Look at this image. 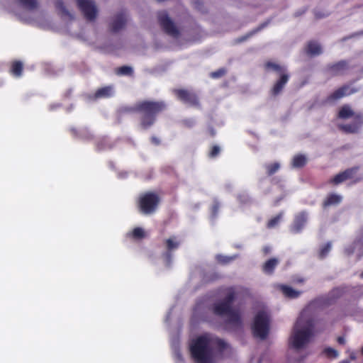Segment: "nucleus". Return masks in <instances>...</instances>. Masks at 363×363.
<instances>
[{
    "mask_svg": "<svg viewBox=\"0 0 363 363\" xmlns=\"http://www.w3.org/2000/svg\"><path fill=\"white\" fill-rule=\"evenodd\" d=\"M182 125L187 128H191L194 126L196 122L194 118H184L182 121Z\"/></svg>",
    "mask_w": 363,
    "mask_h": 363,
    "instance_id": "40",
    "label": "nucleus"
},
{
    "mask_svg": "<svg viewBox=\"0 0 363 363\" xmlns=\"http://www.w3.org/2000/svg\"><path fill=\"white\" fill-rule=\"evenodd\" d=\"M207 131H208V133L209 134V135L211 137H214L216 135V130H215V129L213 128V126H211V125L209 126L208 128Z\"/></svg>",
    "mask_w": 363,
    "mask_h": 363,
    "instance_id": "47",
    "label": "nucleus"
},
{
    "mask_svg": "<svg viewBox=\"0 0 363 363\" xmlns=\"http://www.w3.org/2000/svg\"><path fill=\"white\" fill-rule=\"evenodd\" d=\"M126 174H127V173H126V172H125V173H121V177H120V178H121V179H125V175H126Z\"/></svg>",
    "mask_w": 363,
    "mask_h": 363,
    "instance_id": "52",
    "label": "nucleus"
},
{
    "mask_svg": "<svg viewBox=\"0 0 363 363\" xmlns=\"http://www.w3.org/2000/svg\"><path fill=\"white\" fill-rule=\"evenodd\" d=\"M342 197L339 194H329L323 203V208H326L330 206H335L342 201Z\"/></svg>",
    "mask_w": 363,
    "mask_h": 363,
    "instance_id": "21",
    "label": "nucleus"
},
{
    "mask_svg": "<svg viewBox=\"0 0 363 363\" xmlns=\"http://www.w3.org/2000/svg\"><path fill=\"white\" fill-rule=\"evenodd\" d=\"M339 363H350L348 360H342Z\"/></svg>",
    "mask_w": 363,
    "mask_h": 363,
    "instance_id": "53",
    "label": "nucleus"
},
{
    "mask_svg": "<svg viewBox=\"0 0 363 363\" xmlns=\"http://www.w3.org/2000/svg\"><path fill=\"white\" fill-rule=\"evenodd\" d=\"M236 298V293L233 287L226 289L225 296L215 303L213 306V312L218 316H226L227 323L234 325H241L242 320L240 312L238 309L232 307Z\"/></svg>",
    "mask_w": 363,
    "mask_h": 363,
    "instance_id": "3",
    "label": "nucleus"
},
{
    "mask_svg": "<svg viewBox=\"0 0 363 363\" xmlns=\"http://www.w3.org/2000/svg\"><path fill=\"white\" fill-rule=\"evenodd\" d=\"M322 355L329 359H336L339 357V352L333 347H326L322 350Z\"/></svg>",
    "mask_w": 363,
    "mask_h": 363,
    "instance_id": "29",
    "label": "nucleus"
},
{
    "mask_svg": "<svg viewBox=\"0 0 363 363\" xmlns=\"http://www.w3.org/2000/svg\"><path fill=\"white\" fill-rule=\"evenodd\" d=\"M337 342L341 345H344L345 343V339L344 337H339L337 338Z\"/></svg>",
    "mask_w": 363,
    "mask_h": 363,
    "instance_id": "51",
    "label": "nucleus"
},
{
    "mask_svg": "<svg viewBox=\"0 0 363 363\" xmlns=\"http://www.w3.org/2000/svg\"><path fill=\"white\" fill-rule=\"evenodd\" d=\"M361 277L363 278V272L361 274Z\"/></svg>",
    "mask_w": 363,
    "mask_h": 363,
    "instance_id": "56",
    "label": "nucleus"
},
{
    "mask_svg": "<svg viewBox=\"0 0 363 363\" xmlns=\"http://www.w3.org/2000/svg\"><path fill=\"white\" fill-rule=\"evenodd\" d=\"M55 7L56 9L60 10L63 14L69 15V11L67 10L62 0H58L55 2Z\"/></svg>",
    "mask_w": 363,
    "mask_h": 363,
    "instance_id": "41",
    "label": "nucleus"
},
{
    "mask_svg": "<svg viewBox=\"0 0 363 363\" xmlns=\"http://www.w3.org/2000/svg\"><path fill=\"white\" fill-rule=\"evenodd\" d=\"M264 67L267 70L272 69L279 74L286 72V69L284 67L270 61L264 64Z\"/></svg>",
    "mask_w": 363,
    "mask_h": 363,
    "instance_id": "28",
    "label": "nucleus"
},
{
    "mask_svg": "<svg viewBox=\"0 0 363 363\" xmlns=\"http://www.w3.org/2000/svg\"><path fill=\"white\" fill-rule=\"evenodd\" d=\"M354 251L357 252V255L359 257L363 255V241H357L354 243V247H352L351 249H345V252L347 255H350Z\"/></svg>",
    "mask_w": 363,
    "mask_h": 363,
    "instance_id": "25",
    "label": "nucleus"
},
{
    "mask_svg": "<svg viewBox=\"0 0 363 363\" xmlns=\"http://www.w3.org/2000/svg\"><path fill=\"white\" fill-rule=\"evenodd\" d=\"M362 354H363V346H362Z\"/></svg>",
    "mask_w": 363,
    "mask_h": 363,
    "instance_id": "57",
    "label": "nucleus"
},
{
    "mask_svg": "<svg viewBox=\"0 0 363 363\" xmlns=\"http://www.w3.org/2000/svg\"><path fill=\"white\" fill-rule=\"evenodd\" d=\"M306 52L308 55H313L318 53V43L316 41H310L306 48Z\"/></svg>",
    "mask_w": 363,
    "mask_h": 363,
    "instance_id": "31",
    "label": "nucleus"
},
{
    "mask_svg": "<svg viewBox=\"0 0 363 363\" xmlns=\"http://www.w3.org/2000/svg\"><path fill=\"white\" fill-rule=\"evenodd\" d=\"M220 152V148L218 145H213L208 152V157L211 158L216 157Z\"/></svg>",
    "mask_w": 363,
    "mask_h": 363,
    "instance_id": "39",
    "label": "nucleus"
},
{
    "mask_svg": "<svg viewBox=\"0 0 363 363\" xmlns=\"http://www.w3.org/2000/svg\"><path fill=\"white\" fill-rule=\"evenodd\" d=\"M235 257L224 256L222 255H218L216 256V260L218 263L222 264H227L232 262Z\"/></svg>",
    "mask_w": 363,
    "mask_h": 363,
    "instance_id": "35",
    "label": "nucleus"
},
{
    "mask_svg": "<svg viewBox=\"0 0 363 363\" xmlns=\"http://www.w3.org/2000/svg\"><path fill=\"white\" fill-rule=\"evenodd\" d=\"M278 289L281 291L286 298L291 299L298 298L301 294V291L295 290L291 286L284 284L279 285Z\"/></svg>",
    "mask_w": 363,
    "mask_h": 363,
    "instance_id": "17",
    "label": "nucleus"
},
{
    "mask_svg": "<svg viewBox=\"0 0 363 363\" xmlns=\"http://www.w3.org/2000/svg\"><path fill=\"white\" fill-rule=\"evenodd\" d=\"M358 170V167L347 169L346 170L337 174L330 182H345L346 180L351 179L353 178L354 175L357 172Z\"/></svg>",
    "mask_w": 363,
    "mask_h": 363,
    "instance_id": "16",
    "label": "nucleus"
},
{
    "mask_svg": "<svg viewBox=\"0 0 363 363\" xmlns=\"http://www.w3.org/2000/svg\"><path fill=\"white\" fill-rule=\"evenodd\" d=\"M133 70L131 67L129 66H121L118 68H117L116 73L118 75H126V76H130L133 74Z\"/></svg>",
    "mask_w": 363,
    "mask_h": 363,
    "instance_id": "32",
    "label": "nucleus"
},
{
    "mask_svg": "<svg viewBox=\"0 0 363 363\" xmlns=\"http://www.w3.org/2000/svg\"><path fill=\"white\" fill-rule=\"evenodd\" d=\"M160 202V198L157 194L152 191L146 192L140 195L138 200L140 211L143 214L153 213Z\"/></svg>",
    "mask_w": 363,
    "mask_h": 363,
    "instance_id": "5",
    "label": "nucleus"
},
{
    "mask_svg": "<svg viewBox=\"0 0 363 363\" xmlns=\"http://www.w3.org/2000/svg\"><path fill=\"white\" fill-rule=\"evenodd\" d=\"M226 72L227 70L225 68H220L215 72H211L210 77L213 79H218L223 77L226 74Z\"/></svg>",
    "mask_w": 363,
    "mask_h": 363,
    "instance_id": "37",
    "label": "nucleus"
},
{
    "mask_svg": "<svg viewBox=\"0 0 363 363\" xmlns=\"http://www.w3.org/2000/svg\"><path fill=\"white\" fill-rule=\"evenodd\" d=\"M332 245L330 242L326 243L319 251V257H325L330 251Z\"/></svg>",
    "mask_w": 363,
    "mask_h": 363,
    "instance_id": "38",
    "label": "nucleus"
},
{
    "mask_svg": "<svg viewBox=\"0 0 363 363\" xmlns=\"http://www.w3.org/2000/svg\"><path fill=\"white\" fill-rule=\"evenodd\" d=\"M23 71V64L20 60H14L11 62L9 72L15 77L22 76Z\"/></svg>",
    "mask_w": 363,
    "mask_h": 363,
    "instance_id": "20",
    "label": "nucleus"
},
{
    "mask_svg": "<svg viewBox=\"0 0 363 363\" xmlns=\"http://www.w3.org/2000/svg\"><path fill=\"white\" fill-rule=\"evenodd\" d=\"M349 354H350V358L352 359V360H355L357 359V356H356V354L355 352H350V351H348Z\"/></svg>",
    "mask_w": 363,
    "mask_h": 363,
    "instance_id": "50",
    "label": "nucleus"
},
{
    "mask_svg": "<svg viewBox=\"0 0 363 363\" xmlns=\"http://www.w3.org/2000/svg\"><path fill=\"white\" fill-rule=\"evenodd\" d=\"M178 100L183 104L197 109L201 108L198 94L193 90L186 89H177L173 91Z\"/></svg>",
    "mask_w": 363,
    "mask_h": 363,
    "instance_id": "7",
    "label": "nucleus"
},
{
    "mask_svg": "<svg viewBox=\"0 0 363 363\" xmlns=\"http://www.w3.org/2000/svg\"><path fill=\"white\" fill-rule=\"evenodd\" d=\"M167 104L164 101L143 100L135 103L133 106L121 107L120 115L140 113L139 125L142 130H148L156 122L157 116L167 109Z\"/></svg>",
    "mask_w": 363,
    "mask_h": 363,
    "instance_id": "1",
    "label": "nucleus"
},
{
    "mask_svg": "<svg viewBox=\"0 0 363 363\" xmlns=\"http://www.w3.org/2000/svg\"><path fill=\"white\" fill-rule=\"evenodd\" d=\"M150 142L155 145H159L161 143L160 139L155 135H152L150 138Z\"/></svg>",
    "mask_w": 363,
    "mask_h": 363,
    "instance_id": "45",
    "label": "nucleus"
},
{
    "mask_svg": "<svg viewBox=\"0 0 363 363\" xmlns=\"http://www.w3.org/2000/svg\"><path fill=\"white\" fill-rule=\"evenodd\" d=\"M363 125V115L358 113L355 116V120L347 124H341L338 125V129L345 134H356L360 130Z\"/></svg>",
    "mask_w": 363,
    "mask_h": 363,
    "instance_id": "10",
    "label": "nucleus"
},
{
    "mask_svg": "<svg viewBox=\"0 0 363 363\" xmlns=\"http://www.w3.org/2000/svg\"><path fill=\"white\" fill-rule=\"evenodd\" d=\"M289 80V74L286 72L279 74V79L274 83L271 89V94L274 96L279 95L283 91Z\"/></svg>",
    "mask_w": 363,
    "mask_h": 363,
    "instance_id": "12",
    "label": "nucleus"
},
{
    "mask_svg": "<svg viewBox=\"0 0 363 363\" xmlns=\"http://www.w3.org/2000/svg\"><path fill=\"white\" fill-rule=\"evenodd\" d=\"M358 91L356 88H352L350 85L345 84L335 90L330 96V99L337 100L345 96L350 95Z\"/></svg>",
    "mask_w": 363,
    "mask_h": 363,
    "instance_id": "14",
    "label": "nucleus"
},
{
    "mask_svg": "<svg viewBox=\"0 0 363 363\" xmlns=\"http://www.w3.org/2000/svg\"><path fill=\"white\" fill-rule=\"evenodd\" d=\"M157 20L161 28L166 34L174 38H177L180 35L179 30L166 11L157 12Z\"/></svg>",
    "mask_w": 363,
    "mask_h": 363,
    "instance_id": "8",
    "label": "nucleus"
},
{
    "mask_svg": "<svg viewBox=\"0 0 363 363\" xmlns=\"http://www.w3.org/2000/svg\"><path fill=\"white\" fill-rule=\"evenodd\" d=\"M279 263L277 258H271L268 259L263 265V271L266 274H272Z\"/></svg>",
    "mask_w": 363,
    "mask_h": 363,
    "instance_id": "23",
    "label": "nucleus"
},
{
    "mask_svg": "<svg viewBox=\"0 0 363 363\" xmlns=\"http://www.w3.org/2000/svg\"><path fill=\"white\" fill-rule=\"evenodd\" d=\"M265 174L272 176L279 171L280 169V163L278 162L266 163L264 164Z\"/></svg>",
    "mask_w": 363,
    "mask_h": 363,
    "instance_id": "24",
    "label": "nucleus"
},
{
    "mask_svg": "<svg viewBox=\"0 0 363 363\" xmlns=\"http://www.w3.org/2000/svg\"><path fill=\"white\" fill-rule=\"evenodd\" d=\"M145 236L144 230L140 227L135 228L131 233V237L135 240L143 239Z\"/></svg>",
    "mask_w": 363,
    "mask_h": 363,
    "instance_id": "34",
    "label": "nucleus"
},
{
    "mask_svg": "<svg viewBox=\"0 0 363 363\" xmlns=\"http://www.w3.org/2000/svg\"><path fill=\"white\" fill-rule=\"evenodd\" d=\"M306 221L307 216L305 213L301 212L297 214L294 218L293 223L290 226V231L294 234L300 233L306 223Z\"/></svg>",
    "mask_w": 363,
    "mask_h": 363,
    "instance_id": "13",
    "label": "nucleus"
},
{
    "mask_svg": "<svg viewBox=\"0 0 363 363\" xmlns=\"http://www.w3.org/2000/svg\"><path fill=\"white\" fill-rule=\"evenodd\" d=\"M72 89H68L64 93V97L67 98V99L70 98L72 96Z\"/></svg>",
    "mask_w": 363,
    "mask_h": 363,
    "instance_id": "49",
    "label": "nucleus"
},
{
    "mask_svg": "<svg viewBox=\"0 0 363 363\" xmlns=\"http://www.w3.org/2000/svg\"><path fill=\"white\" fill-rule=\"evenodd\" d=\"M238 199L242 203H247L250 201V199L248 198V196L240 195L238 196Z\"/></svg>",
    "mask_w": 363,
    "mask_h": 363,
    "instance_id": "48",
    "label": "nucleus"
},
{
    "mask_svg": "<svg viewBox=\"0 0 363 363\" xmlns=\"http://www.w3.org/2000/svg\"><path fill=\"white\" fill-rule=\"evenodd\" d=\"M195 4H196V7L200 4V2L199 1H195Z\"/></svg>",
    "mask_w": 363,
    "mask_h": 363,
    "instance_id": "54",
    "label": "nucleus"
},
{
    "mask_svg": "<svg viewBox=\"0 0 363 363\" xmlns=\"http://www.w3.org/2000/svg\"><path fill=\"white\" fill-rule=\"evenodd\" d=\"M283 215H284V213L280 212L275 216L270 218L266 224L267 228L272 229V228L277 227L282 220Z\"/></svg>",
    "mask_w": 363,
    "mask_h": 363,
    "instance_id": "26",
    "label": "nucleus"
},
{
    "mask_svg": "<svg viewBox=\"0 0 363 363\" xmlns=\"http://www.w3.org/2000/svg\"><path fill=\"white\" fill-rule=\"evenodd\" d=\"M23 7L28 10H34L38 7L36 0H19Z\"/></svg>",
    "mask_w": 363,
    "mask_h": 363,
    "instance_id": "33",
    "label": "nucleus"
},
{
    "mask_svg": "<svg viewBox=\"0 0 363 363\" xmlns=\"http://www.w3.org/2000/svg\"><path fill=\"white\" fill-rule=\"evenodd\" d=\"M127 23V16L125 11L118 13L110 25L111 32L117 33L124 28Z\"/></svg>",
    "mask_w": 363,
    "mask_h": 363,
    "instance_id": "11",
    "label": "nucleus"
},
{
    "mask_svg": "<svg viewBox=\"0 0 363 363\" xmlns=\"http://www.w3.org/2000/svg\"><path fill=\"white\" fill-rule=\"evenodd\" d=\"M357 113L354 112L350 105L345 104L340 108L337 117L342 120H347L350 118H353V119L355 120V116H357Z\"/></svg>",
    "mask_w": 363,
    "mask_h": 363,
    "instance_id": "18",
    "label": "nucleus"
},
{
    "mask_svg": "<svg viewBox=\"0 0 363 363\" xmlns=\"http://www.w3.org/2000/svg\"><path fill=\"white\" fill-rule=\"evenodd\" d=\"M304 279L299 277H294L291 283L294 284H302L304 282Z\"/></svg>",
    "mask_w": 363,
    "mask_h": 363,
    "instance_id": "44",
    "label": "nucleus"
},
{
    "mask_svg": "<svg viewBox=\"0 0 363 363\" xmlns=\"http://www.w3.org/2000/svg\"><path fill=\"white\" fill-rule=\"evenodd\" d=\"M77 5L87 20L93 21L96 18L97 9L92 0H77Z\"/></svg>",
    "mask_w": 363,
    "mask_h": 363,
    "instance_id": "9",
    "label": "nucleus"
},
{
    "mask_svg": "<svg viewBox=\"0 0 363 363\" xmlns=\"http://www.w3.org/2000/svg\"><path fill=\"white\" fill-rule=\"evenodd\" d=\"M349 68L348 63L346 60H340L336 63L328 65L327 70L332 75H339Z\"/></svg>",
    "mask_w": 363,
    "mask_h": 363,
    "instance_id": "15",
    "label": "nucleus"
},
{
    "mask_svg": "<svg viewBox=\"0 0 363 363\" xmlns=\"http://www.w3.org/2000/svg\"><path fill=\"white\" fill-rule=\"evenodd\" d=\"M220 204L218 201H214L211 206V213L213 216H216L220 208Z\"/></svg>",
    "mask_w": 363,
    "mask_h": 363,
    "instance_id": "43",
    "label": "nucleus"
},
{
    "mask_svg": "<svg viewBox=\"0 0 363 363\" xmlns=\"http://www.w3.org/2000/svg\"><path fill=\"white\" fill-rule=\"evenodd\" d=\"M211 339L208 335H202L194 339L189 345L192 359L196 363H213Z\"/></svg>",
    "mask_w": 363,
    "mask_h": 363,
    "instance_id": "4",
    "label": "nucleus"
},
{
    "mask_svg": "<svg viewBox=\"0 0 363 363\" xmlns=\"http://www.w3.org/2000/svg\"><path fill=\"white\" fill-rule=\"evenodd\" d=\"M363 35V30L359 31V32L352 33L350 36H347V37L343 38L342 40L345 41V40H347V39H350V38H354V37H357V36H359V35Z\"/></svg>",
    "mask_w": 363,
    "mask_h": 363,
    "instance_id": "46",
    "label": "nucleus"
},
{
    "mask_svg": "<svg viewBox=\"0 0 363 363\" xmlns=\"http://www.w3.org/2000/svg\"><path fill=\"white\" fill-rule=\"evenodd\" d=\"M315 319L311 315V306L304 308L298 318L289 338L290 346L295 350L305 347L313 336Z\"/></svg>",
    "mask_w": 363,
    "mask_h": 363,
    "instance_id": "2",
    "label": "nucleus"
},
{
    "mask_svg": "<svg viewBox=\"0 0 363 363\" xmlns=\"http://www.w3.org/2000/svg\"><path fill=\"white\" fill-rule=\"evenodd\" d=\"M308 162L307 157L303 154H296L291 159V165L293 168L300 169L303 167Z\"/></svg>",
    "mask_w": 363,
    "mask_h": 363,
    "instance_id": "19",
    "label": "nucleus"
},
{
    "mask_svg": "<svg viewBox=\"0 0 363 363\" xmlns=\"http://www.w3.org/2000/svg\"><path fill=\"white\" fill-rule=\"evenodd\" d=\"M259 30V28H257L255 30H253L249 33H247V34L237 38L235 40V43H242L245 40H247V39H249L250 38H251L254 34H255L257 31Z\"/></svg>",
    "mask_w": 363,
    "mask_h": 363,
    "instance_id": "36",
    "label": "nucleus"
},
{
    "mask_svg": "<svg viewBox=\"0 0 363 363\" xmlns=\"http://www.w3.org/2000/svg\"><path fill=\"white\" fill-rule=\"evenodd\" d=\"M211 344H213L220 353L229 347L228 344L219 337L211 339Z\"/></svg>",
    "mask_w": 363,
    "mask_h": 363,
    "instance_id": "27",
    "label": "nucleus"
},
{
    "mask_svg": "<svg viewBox=\"0 0 363 363\" xmlns=\"http://www.w3.org/2000/svg\"><path fill=\"white\" fill-rule=\"evenodd\" d=\"M165 245L167 251L171 252L179 247V242L176 240L175 237H173L165 240Z\"/></svg>",
    "mask_w": 363,
    "mask_h": 363,
    "instance_id": "30",
    "label": "nucleus"
},
{
    "mask_svg": "<svg viewBox=\"0 0 363 363\" xmlns=\"http://www.w3.org/2000/svg\"><path fill=\"white\" fill-rule=\"evenodd\" d=\"M252 333L255 337L264 340L269 333V319L264 311H259L255 317L252 325Z\"/></svg>",
    "mask_w": 363,
    "mask_h": 363,
    "instance_id": "6",
    "label": "nucleus"
},
{
    "mask_svg": "<svg viewBox=\"0 0 363 363\" xmlns=\"http://www.w3.org/2000/svg\"><path fill=\"white\" fill-rule=\"evenodd\" d=\"M318 50H319V55H320V54L322 52L321 48H320V45H319Z\"/></svg>",
    "mask_w": 363,
    "mask_h": 363,
    "instance_id": "55",
    "label": "nucleus"
},
{
    "mask_svg": "<svg viewBox=\"0 0 363 363\" xmlns=\"http://www.w3.org/2000/svg\"><path fill=\"white\" fill-rule=\"evenodd\" d=\"M162 172L167 174H173L175 173L174 168L171 165H164L162 167Z\"/></svg>",
    "mask_w": 363,
    "mask_h": 363,
    "instance_id": "42",
    "label": "nucleus"
},
{
    "mask_svg": "<svg viewBox=\"0 0 363 363\" xmlns=\"http://www.w3.org/2000/svg\"><path fill=\"white\" fill-rule=\"evenodd\" d=\"M113 95V86H106L96 90L94 94L95 99L108 98Z\"/></svg>",
    "mask_w": 363,
    "mask_h": 363,
    "instance_id": "22",
    "label": "nucleus"
}]
</instances>
